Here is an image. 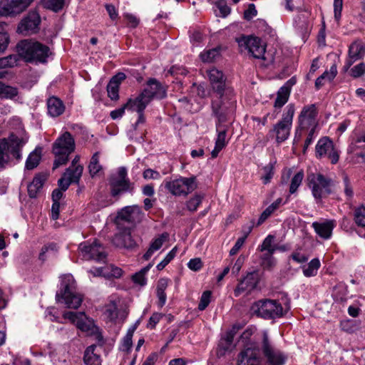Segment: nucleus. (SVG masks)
Here are the masks:
<instances>
[{
	"label": "nucleus",
	"mask_w": 365,
	"mask_h": 365,
	"mask_svg": "<svg viewBox=\"0 0 365 365\" xmlns=\"http://www.w3.org/2000/svg\"><path fill=\"white\" fill-rule=\"evenodd\" d=\"M207 73L213 91L212 94H219L222 93V92H225V91L230 90V88H226L225 78L221 71L215 68H212L208 70Z\"/></svg>",
	"instance_id": "20"
},
{
	"label": "nucleus",
	"mask_w": 365,
	"mask_h": 365,
	"mask_svg": "<svg viewBox=\"0 0 365 365\" xmlns=\"http://www.w3.org/2000/svg\"><path fill=\"white\" fill-rule=\"evenodd\" d=\"M45 180V176L41 174L36 175L34 178L32 182L28 185V193L30 197H36L37 193L42 188Z\"/></svg>",
	"instance_id": "34"
},
{
	"label": "nucleus",
	"mask_w": 365,
	"mask_h": 365,
	"mask_svg": "<svg viewBox=\"0 0 365 365\" xmlns=\"http://www.w3.org/2000/svg\"><path fill=\"white\" fill-rule=\"evenodd\" d=\"M315 151L317 158H327L332 164L339 161L340 151L328 137H323L318 140Z\"/></svg>",
	"instance_id": "12"
},
{
	"label": "nucleus",
	"mask_w": 365,
	"mask_h": 365,
	"mask_svg": "<svg viewBox=\"0 0 365 365\" xmlns=\"http://www.w3.org/2000/svg\"><path fill=\"white\" fill-rule=\"evenodd\" d=\"M41 149H35L28 156L26 161V168L28 170H33L38 166L41 158Z\"/></svg>",
	"instance_id": "38"
},
{
	"label": "nucleus",
	"mask_w": 365,
	"mask_h": 365,
	"mask_svg": "<svg viewBox=\"0 0 365 365\" xmlns=\"http://www.w3.org/2000/svg\"><path fill=\"white\" fill-rule=\"evenodd\" d=\"M63 317L64 319L71 321L78 329L85 332L88 336L93 335L96 331L97 326L83 312H66L63 313Z\"/></svg>",
	"instance_id": "13"
},
{
	"label": "nucleus",
	"mask_w": 365,
	"mask_h": 365,
	"mask_svg": "<svg viewBox=\"0 0 365 365\" xmlns=\"http://www.w3.org/2000/svg\"><path fill=\"white\" fill-rule=\"evenodd\" d=\"M281 203L282 199L278 198L269 205L259 216L257 225L262 224L279 207Z\"/></svg>",
	"instance_id": "40"
},
{
	"label": "nucleus",
	"mask_w": 365,
	"mask_h": 365,
	"mask_svg": "<svg viewBox=\"0 0 365 365\" xmlns=\"http://www.w3.org/2000/svg\"><path fill=\"white\" fill-rule=\"evenodd\" d=\"M65 0H41L42 6L51 11L58 12L61 10L64 6Z\"/></svg>",
	"instance_id": "43"
},
{
	"label": "nucleus",
	"mask_w": 365,
	"mask_h": 365,
	"mask_svg": "<svg viewBox=\"0 0 365 365\" xmlns=\"http://www.w3.org/2000/svg\"><path fill=\"white\" fill-rule=\"evenodd\" d=\"M260 350L268 365H284L287 359V355L272 344L265 331L262 332Z\"/></svg>",
	"instance_id": "7"
},
{
	"label": "nucleus",
	"mask_w": 365,
	"mask_h": 365,
	"mask_svg": "<svg viewBox=\"0 0 365 365\" xmlns=\"http://www.w3.org/2000/svg\"><path fill=\"white\" fill-rule=\"evenodd\" d=\"M237 43L242 51H247L255 58L265 59L266 44L260 38L244 36L237 39Z\"/></svg>",
	"instance_id": "11"
},
{
	"label": "nucleus",
	"mask_w": 365,
	"mask_h": 365,
	"mask_svg": "<svg viewBox=\"0 0 365 365\" xmlns=\"http://www.w3.org/2000/svg\"><path fill=\"white\" fill-rule=\"evenodd\" d=\"M9 43V34L4 29H1L0 32V53H4L6 50Z\"/></svg>",
	"instance_id": "57"
},
{
	"label": "nucleus",
	"mask_w": 365,
	"mask_h": 365,
	"mask_svg": "<svg viewBox=\"0 0 365 365\" xmlns=\"http://www.w3.org/2000/svg\"><path fill=\"white\" fill-rule=\"evenodd\" d=\"M290 93L289 88L282 86L277 91L274 106L279 108H282L288 101Z\"/></svg>",
	"instance_id": "39"
},
{
	"label": "nucleus",
	"mask_w": 365,
	"mask_h": 365,
	"mask_svg": "<svg viewBox=\"0 0 365 365\" xmlns=\"http://www.w3.org/2000/svg\"><path fill=\"white\" fill-rule=\"evenodd\" d=\"M19 59V54H12L6 57L0 58V69L11 68L16 66Z\"/></svg>",
	"instance_id": "44"
},
{
	"label": "nucleus",
	"mask_w": 365,
	"mask_h": 365,
	"mask_svg": "<svg viewBox=\"0 0 365 365\" xmlns=\"http://www.w3.org/2000/svg\"><path fill=\"white\" fill-rule=\"evenodd\" d=\"M245 261V257L243 255L239 256L234 264L230 267L232 274L236 276L239 274L242 267L243 266Z\"/></svg>",
	"instance_id": "56"
},
{
	"label": "nucleus",
	"mask_w": 365,
	"mask_h": 365,
	"mask_svg": "<svg viewBox=\"0 0 365 365\" xmlns=\"http://www.w3.org/2000/svg\"><path fill=\"white\" fill-rule=\"evenodd\" d=\"M335 225L336 224L334 220H325L323 222H314L312 226L319 237L324 240H329L332 235Z\"/></svg>",
	"instance_id": "25"
},
{
	"label": "nucleus",
	"mask_w": 365,
	"mask_h": 365,
	"mask_svg": "<svg viewBox=\"0 0 365 365\" xmlns=\"http://www.w3.org/2000/svg\"><path fill=\"white\" fill-rule=\"evenodd\" d=\"M318 110L314 104L307 105L303 107L298 116V130L312 128H317L318 125Z\"/></svg>",
	"instance_id": "16"
},
{
	"label": "nucleus",
	"mask_w": 365,
	"mask_h": 365,
	"mask_svg": "<svg viewBox=\"0 0 365 365\" xmlns=\"http://www.w3.org/2000/svg\"><path fill=\"white\" fill-rule=\"evenodd\" d=\"M354 220L357 226L365 229V207L360 206L354 210Z\"/></svg>",
	"instance_id": "46"
},
{
	"label": "nucleus",
	"mask_w": 365,
	"mask_h": 365,
	"mask_svg": "<svg viewBox=\"0 0 365 365\" xmlns=\"http://www.w3.org/2000/svg\"><path fill=\"white\" fill-rule=\"evenodd\" d=\"M187 267L192 271H199L202 267V262L200 258L191 259L188 263Z\"/></svg>",
	"instance_id": "62"
},
{
	"label": "nucleus",
	"mask_w": 365,
	"mask_h": 365,
	"mask_svg": "<svg viewBox=\"0 0 365 365\" xmlns=\"http://www.w3.org/2000/svg\"><path fill=\"white\" fill-rule=\"evenodd\" d=\"M303 178L304 173L302 171H299L294 175V177L292 179L289 187V192L291 194L294 193L297 190V188L301 185Z\"/></svg>",
	"instance_id": "49"
},
{
	"label": "nucleus",
	"mask_w": 365,
	"mask_h": 365,
	"mask_svg": "<svg viewBox=\"0 0 365 365\" xmlns=\"http://www.w3.org/2000/svg\"><path fill=\"white\" fill-rule=\"evenodd\" d=\"M60 290L56 294V299L63 300L69 309L78 308L83 301L81 296L75 292V280L71 274H63L61 277Z\"/></svg>",
	"instance_id": "4"
},
{
	"label": "nucleus",
	"mask_w": 365,
	"mask_h": 365,
	"mask_svg": "<svg viewBox=\"0 0 365 365\" xmlns=\"http://www.w3.org/2000/svg\"><path fill=\"white\" fill-rule=\"evenodd\" d=\"M257 14V11L255 8L254 4H250L248 6V8L244 12V18L246 20H251L252 18L256 16Z\"/></svg>",
	"instance_id": "61"
},
{
	"label": "nucleus",
	"mask_w": 365,
	"mask_h": 365,
	"mask_svg": "<svg viewBox=\"0 0 365 365\" xmlns=\"http://www.w3.org/2000/svg\"><path fill=\"white\" fill-rule=\"evenodd\" d=\"M215 5L219 9L221 16L226 17L230 13V8L227 6L225 1L220 0L215 3Z\"/></svg>",
	"instance_id": "59"
},
{
	"label": "nucleus",
	"mask_w": 365,
	"mask_h": 365,
	"mask_svg": "<svg viewBox=\"0 0 365 365\" xmlns=\"http://www.w3.org/2000/svg\"><path fill=\"white\" fill-rule=\"evenodd\" d=\"M212 110L220 123H224L234 110L236 101L233 98L232 91L227 90L219 94H212Z\"/></svg>",
	"instance_id": "3"
},
{
	"label": "nucleus",
	"mask_w": 365,
	"mask_h": 365,
	"mask_svg": "<svg viewBox=\"0 0 365 365\" xmlns=\"http://www.w3.org/2000/svg\"><path fill=\"white\" fill-rule=\"evenodd\" d=\"M75 140L68 131L62 133L53 145V153L56 156L54 168L65 165L68 160L69 155L75 150Z\"/></svg>",
	"instance_id": "5"
},
{
	"label": "nucleus",
	"mask_w": 365,
	"mask_h": 365,
	"mask_svg": "<svg viewBox=\"0 0 365 365\" xmlns=\"http://www.w3.org/2000/svg\"><path fill=\"white\" fill-rule=\"evenodd\" d=\"M83 170V167L78 165L77 166L69 167L63 174L71 182L78 183L82 175Z\"/></svg>",
	"instance_id": "36"
},
{
	"label": "nucleus",
	"mask_w": 365,
	"mask_h": 365,
	"mask_svg": "<svg viewBox=\"0 0 365 365\" xmlns=\"http://www.w3.org/2000/svg\"><path fill=\"white\" fill-rule=\"evenodd\" d=\"M274 237L269 235L263 240L262 244L259 246L258 250L261 252L267 251V253L264 255L265 258L272 259V255L277 250V247L273 245Z\"/></svg>",
	"instance_id": "35"
},
{
	"label": "nucleus",
	"mask_w": 365,
	"mask_h": 365,
	"mask_svg": "<svg viewBox=\"0 0 365 365\" xmlns=\"http://www.w3.org/2000/svg\"><path fill=\"white\" fill-rule=\"evenodd\" d=\"M253 314L264 319L280 317L283 314V308L276 300L262 299L254 303L251 307Z\"/></svg>",
	"instance_id": "9"
},
{
	"label": "nucleus",
	"mask_w": 365,
	"mask_h": 365,
	"mask_svg": "<svg viewBox=\"0 0 365 365\" xmlns=\"http://www.w3.org/2000/svg\"><path fill=\"white\" fill-rule=\"evenodd\" d=\"M47 108L51 116L57 117L64 112L65 106L59 98L53 96L47 101Z\"/></svg>",
	"instance_id": "29"
},
{
	"label": "nucleus",
	"mask_w": 365,
	"mask_h": 365,
	"mask_svg": "<svg viewBox=\"0 0 365 365\" xmlns=\"http://www.w3.org/2000/svg\"><path fill=\"white\" fill-rule=\"evenodd\" d=\"M300 131H307L308 135L304 142V151L312 143L313 140L316 137V128H310L307 129H299Z\"/></svg>",
	"instance_id": "55"
},
{
	"label": "nucleus",
	"mask_w": 365,
	"mask_h": 365,
	"mask_svg": "<svg viewBox=\"0 0 365 365\" xmlns=\"http://www.w3.org/2000/svg\"><path fill=\"white\" fill-rule=\"evenodd\" d=\"M216 130L217 133V137L215 140V145L212 150L211 155L213 158H216L219 153L226 146L227 140H226L227 136V126L223 125L222 123H217Z\"/></svg>",
	"instance_id": "26"
},
{
	"label": "nucleus",
	"mask_w": 365,
	"mask_h": 365,
	"mask_svg": "<svg viewBox=\"0 0 365 365\" xmlns=\"http://www.w3.org/2000/svg\"><path fill=\"white\" fill-rule=\"evenodd\" d=\"M235 331L231 330L227 331L225 336L221 339L218 344L217 355L222 356L225 352L232 348Z\"/></svg>",
	"instance_id": "32"
},
{
	"label": "nucleus",
	"mask_w": 365,
	"mask_h": 365,
	"mask_svg": "<svg viewBox=\"0 0 365 365\" xmlns=\"http://www.w3.org/2000/svg\"><path fill=\"white\" fill-rule=\"evenodd\" d=\"M294 112L295 108L294 104H289L284 110L281 120L274 126L273 130L271 131L275 134L276 140L278 143H282L289 138Z\"/></svg>",
	"instance_id": "10"
},
{
	"label": "nucleus",
	"mask_w": 365,
	"mask_h": 365,
	"mask_svg": "<svg viewBox=\"0 0 365 365\" xmlns=\"http://www.w3.org/2000/svg\"><path fill=\"white\" fill-rule=\"evenodd\" d=\"M165 187L175 196L186 197L195 190L198 186L197 178L195 175L190 177L179 176L177 178L165 180Z\"/></svg>",
	"instance_id": "6"
},
{
	"label": "nucleus",
	"mask_w": 365,
	"mask_h": 365,
	"mask_svg": "<svg viewBox=\"0 0 365 365\" xmlns=\"http://www.w3.org/2000/svg\"><path fill=\"white\" fill-rule=\"evenodd\" d=\"M163 314L161 313L155 312L153 314V315L150 317L148 327L150 329H153L155 327L156 324L160 322V320L163 318Z\"/></svg>",
	"instance_id": "63"
},
{
	"label": "nucleus",
	"mask_w": 365,
	"mask_h": 365,
	"mask_svg": "<svg viewBox=\"0 0 365 365\" xmlns=\"http://www.w3.org/2000/svg\"><path fill=\"white\" fill-rule=\"evenodd\" d=\"M337 74V68L336 64H333L329 71H324L321 77H323V79L325 81V82H330L336 76Z\"/></svg>",
	"instance_id": "54"
},
{
	"label": "nucleus",
	"mask_w": 365,
	"mask_h": 365,
	"mask_svg": "<svg viewBox=\"0 0 365 365\" xmlns=\"http://www.w3.org/2000/svg\"><path fill=\"white\" fill-rule=\"evenodd\" d=\"M110 193L112 196L116 197L123 192H130L133 190L130 180L127 177V170L119 168L115 176L112 177L110 181Z\"/></svg>",
	"instance_id": "14"
},
{
	"label": "nucleus",
	"mask_w": 365,
	"mask_h": 365,
	"mask_svg": "<svg viewBox=\"0 0 365 365\" xmlns=\"http://www.w3.org/2000/svg\"><path fill=\"white\" fill-rule=\"evenodd\" d=\"M259 275L257 272H250L237 284L234 290L235 297H239L242 293H250L255 289L259 283Z\"/></svg>",
	"instance_id": "19"
},
{
	"label": "nucleus",
	"mask_w": 365,
	"mask_h": 365,
	"mask_svg": "<svg viewBox=\"0 0 365 365\" xmlns=\"http://www.w3.org/2000/svg\"><path fill=\"white\" fill-rule=\"evenodd\" d=\"M177 253V247H173L165 256V257L157 265V269L158 270H162L168 265L171 260L174 259Z\"/></svg>",
	"instance_id": "50"
},
{
	"label": "nucleus",
	"mask_w": 365,
	"mask_h": 365,
	"mask_svg": "<svg viewBox=\"0 0 365 365\" xmlns=\"http://www.w3.org/2000/svg\"><path fill=\"white\" fill-rule=\"evenodd\" d=\"M143 176L145 180H158L161 178L159 172L150 168L145 170Z\"/></svg>",
	"instance_id": "60"
},
{
	"label": "nucleus",
	"mask_w": 365,
	"mask_h": 365,
	"mask_svg": "<svg viewBox=\"0 0 365 365\" xmlns=\"http://www.w3.org/2000/svg\"><path fill=\"white\" fill-rule=\"evenodd\" d=\"M88 170L92 178L100 176L103 173V166L100 164L99 152H96L92 155L88 165Z\"/></svg>",
	"instance_id": "31"
},
{
	"label": "nucleus",
	"mask_w": 365,
	"mask_h": 365,
	"mask_svg": "<svg viewBox=\"0 0 365 365\" xmlns=\"http://www.w3.org/2000/svg\"><path fill=\"white\" fill-rule=\"evenodd\" d=\"M260 362L259 350L247 348L240 354L237 365H259Z\"/></svg>",
	"instance_id": "23"
},
{
	"label": "nucleus",
	"mask_w": 365,
	"mask_h": 365,
	"mask_svg": "<svg viewBox=\"0 0 365 365\" xmlns=\"http://www.w3.org/2000/svg\"><path fill=\"white\" fill-rule=\"evenodd\" d=\"M168 237V235L167 233H163L159 237H156L150 244L149 249L144 254L143 258L145 260H148L153 253L161 248L163 243L166 241Z\"/></svg>",
	"instance_id": "33"
},
{
	"label": "nucleus",
	"mask_w": 365,
	"mask_h": 365,
	"mask_svg": "<svg viewBox=\"0 0 365 365\" xmlns=\"http://www.w3.org/2000/svg\"><path fill=\"white\" fill-rule=\"evenodd\" d=\"M16 88L6 86L0 82V97L1 98H12L17 95Z\"/></svg>",
	"instance_id": "48"
},
{
	"label": "nucleus",
	"mask_w": 365,
	"mask_h": 365,
	"mask_svg": "<svg viewBox=\"0 0 365 365\" xmlns=\"http://www.w3.org/2000/svg\"><path fill=\"white\" fill-rule=\"evenodd\" d=\"M220 56V49L217 48L205 50L200 54L201 60L205 63H211Z\"/></svg>",
	"instance_id": "42"
},
{
	"label": "nucleus",
	"mask_w": 365,
	"mask_h": 365,
	"mask_svg": "<svg viewBox=\"0 0 365 365\" xmlns=\"http://www.w3.org/2000/svg\"><path fill=\"white\" fill-rule=\"evenodd\" d=\"M212 293L210 291H205L202 293L198 304V309L205 310L210 302Z\"/></svg>",
	"instance_id": "52"
},
{
	"label": "nucleus",
	"mask_w": 365,
	"mask_h": 365,
	"mask_svg": "<svg viewBox=\"0 0 365 365\" xmlns=\"http://www.w3.org/2000/svg\"><path fill=\"white\" fill-rule=\"evenodd\" d=\"M276 162H269L267 165L262 168V174L261 179L264 184H267L270 182L274 173V165Z\"/></svg>",
	"instance_id": "41"
},
{
	"label": "nucleus",
	"mask_w": 365,
	"mask_h": 365,
	"mask_svg": "<svg viewBox=\"0 0 365 365\" xmlns=\"http://www.w3.org/2000/svg\"><path fill=\"white\" fill-rule=\"evenodd\" d=\"M307 183L317 200H321L331 192V180L320 173H309Z\"/></svg>",
	"instance_id": "8"
},
{
	"label": "nucleus",
	"mask_w": 365,
	"mask_h": 365,
	"mask_svg": "<svg viewBox=\"0 0 365 365\" xmlns=\"http://www.w3.org/2000/svg\"><path fill=\"white\" fill-rule=\"evenodd\" d=\"M144 214L138 205L125 206L120 209L116 215V220L124 221L131 224L140 222Z\"/></svg>",
	"instance_id": "18"
},
{
	"label": "nucleus",
	"mask_w": 365,
	"mask_h": 365,
	"mask_svg": "<svg viewBox=\"0 0 365 365\" xmlns=\"http://www.w3.org/2000/svg\"><path fill=\"white\" fill-rule=\"evenodd\" d=\"M133 281L134 283L139 284L140 286H144L146 284V278L145 275L143 274V272H136L132 277Z\"/></svg>",
	"instance_id": "64"
},
{
	"label": "nucleus",
	"mask_w": 365,
	"mask_h": 365,
	"mask_svg": "<svg viewBox=\"0 0 365 365\" xmlns=\"http://www.w3.org/2000/svg\"><path fill=\"white\" fill-rule=\"evenodd\" d=\"M321 266L320 261L318 258L312 259L307 265L303 267V274L307 277H314L317 275L318 269Z\"/></svg>",
	"instance_id": "37"
},
{
	"label": "nucleus",
	"mask_w": 365,
	"mask_h": 365,
	"mask_svg": "<svg viewBox=\"0 0 365 365\" xmlns=\"http://www.w3.org/2000/svg\"><path fill=\"white\" fill-rule=\"evenodd\" d=\"M142 93L148 97L150 101L154 98L162 99L166 96L165 87L154 78H151L148 81Z\"/></svg>",
	"instance_id": "22"
},
{
	"label": "nucleus",
	"mask_w": 365,
	"mask_h": 365,
	"mask_svg": "<svg viewBox=\"0 0 365 365\" xmlns=\"http://www.w3.org/2000/svg\"><path fill=\"white\" fill-rule=\"evenodd\" d=\"M16 50L19 56L29 63H45L50 54V49L47 46L28 39L19 42Z\"/></svg>",
	"instance_id": "2"
},
{
	"label": "nucleus",
	"mask_w": 365,
	"mask_h": 365,
	"mask_svg": "<svg viewBox=\"0 0 365 365\" xmlns=\"http://www.w3.org/2000/svg\"><path fill=\"white\" fill-rule=\"evenodd\" d=\"M113 243L118 247L128 250L133 249L137 245L128 230H125L115 235Z\"/></svg>",
	"instance_id": "24"
},
{
	"label": "nucleus",
	"mask_w": 365,
	"mask_h": 365,
	"mask_svg": "<svg viewBox=\"0 0 365 365\" xmlns=\"http://www.w3.org/2000/svg\"><path fill=\"white\" fill-rule=\"evenodd\" d=\"M365 56V44L360 41L353 42L349 47L348 57L344 68L348 70L351 65Z\"/></svg>",
	"instance_id": "21"
},
{
	"label": "nucleus",
	"mask_w": 365,
	"mask_h": 365,
	"mask_svg": "<svg viewBox=\"0 0 365 365\" xmlns=\"http://www.w3.org/2000/svg\"><path fill=\"white\" fill-rule=\"evenodd\" d=\"M24 144L22 138L14 135L7 138H0V170L21 159V149Z\"/></svg>",
	"instance_id": "1"
},
{
	"label": "nucleus",
	"mask_w": 365,
	"mask_h": 365,
	"mask_svg": "<svg viewBox=\"0 0 365 365\" xmlns=\"http://www.w3.org/2000/svg\"><path fill=\"white\" fill-rule=\"evenodd\" d=\"M365 73V63H360L354 66L350 71L351 76L354 78H359Z\"/></svg>",
	"instance_id": "58"
},
{
	"label": "nucleus",
	"mask_w": 365,
	"mask_h": 365,
	"mask_svg": "<svg viewBox=\"0 0 365 365\" xmlns=\"http://www.w3.org/2000/svg\"><path fill=\"white\" fill-rule=\"evenodd\" d=\"M40 23L38 13L35 11H30L19 23L17 31L24 36L36 34L39 30Z\"/></svg>",
	"instance_id": "17"
},
{
	"label": "nucleus",
	"mask_w": 365,
	"mask_h": 365,
	"mask_svg": "<svg viewBox=\"0 0 365 365\" xmlns=\"http://www.w3.org/2000/svg\"><path fill=\"white\" fill-rule=\"evenodd\" d=\"M204 198L202 194H195L186 202V207L189 211L195 212L197 210Z\"/></svg>",
	"instance_id": "47"
},
{
	"label": "nucleus",
	"mask_w": 365,
	"mask_h": 365,
	"mask_svg": "<svg viewBox=\"0 0 365 365\" xmlns=\"http://www.w3.org/2000/svg\"><path fill=\"white\" fill-rule=\"evenodd\" d=\"M79 252L83 259H93L96 261H102L105 259L106 255L103 248L96 241H86L79 245Z\"/></svg>",
	"instance_id": "15"
},
{
	"label": "nucleus",
	"mask_w": 365,
	"mask_h": 365,
	"mask_svg": "<svg viewBox=\"0 0 365 365\" xmlns=\"http://www.w3.org/2000/svg\"><path fill=\"white\" fill-rule=\"evenodd\" d=\"M118 91L119 86L117 84H114L113 82H109L107 86V91L111 100H117L118 98Z\"/></svg>",
	"instance_id": "53"
},
{
	"label": "nucleus",
	"mask_w": 365,
	"mask_h": 365,
	"mask_svg": "<svg viewBox=\"0 0 365 365\" xmlns=\"http://www.w3.org/2000/svg\"><path fill=\"white\" fill-rule=\"evenodd\" d=\"M19 14L14 0H1L0 1V16H15Z\"/></svg>",
	"instance_id": "30"
},
{
	"label": "nucleus",
	"mask_w": 365,
	"mask_h": 365,
	"mask_svg": "<svg viewBox=\"0 0 365 365\" xmlns=\"http://www.w3.org/2000/svg\"><path fill=\"white\" fill-rule=\"evenodd\" d=\"M105 314L111 322H117L120 317V311L114 302H110L106 306Z\"/></svg>",
	"instance_id": "45"
},
{
	"label": "nucleus",
	"mask_w": 365,
	"mask_h": 365,
	"mask_svg": "<svg viewBox=\"0 0 365 365\" xmlns=\"http://www.w3.org/2000/svg\"><path fill=\"white\" fill-rule=\"evenodd\" d=\"M250 232H251V227H249V230L247 231V232L243 237H241L237 239L235 245L230 250V255L232 256V255H236L238 252V251L241 249V247L244 245L245 240L247 237V236Z\"/></svg>",
	"instance_id": "51"
},
{
	"label": "nucleus",
	"mask_w": 365,
	"mask_h": 365,
	"mask_svg": "<svg viewBox=\"0 0 365 365\" xmlns=\"http://www.w3.org/2000/svg\"><path fill=\"white\" fill-rule=\"evenodd\" d=\"M150 102L149 98L146 97L143 93H141L134 99H129L125 103L127 109L132 111H136L138 113H143L146 106Z\"/></svg>",
	"instance_id": "27"
},
{
	"label": "nucleus",
	"mask_w": 365,
	"mask_h": 365,
	"mask_svg": "<svg viewBox=\"0 0 365 365\" xmlns=\"http://www.w3.org/2000/svg\"><path fill=\"white\" fill-rule=\"evenodd\" d=\"M97 346H89L84 352L83 361L86 365H101L100 353L96 351Z\"/></svg>",
	"instance_id": "28"
}]
</instances>
